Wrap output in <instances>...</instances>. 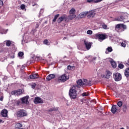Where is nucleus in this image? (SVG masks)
Returning <instances> with one entry per match:
<instances>
[{"mask_svg":"<svg viewBox=\"0 0 129 129\" xmlns=\"http://www.w3.org/2000/svg\"><path fill=\"white\" fill-rule=\"evenodd\" d=\"M96 59V57H94V59L95 60Z\"/></svg>","mask_w":129,"mask_h":129,"instance_id":"59","label":"nucleus"},{"mask_svg":"<svg viewBox=\"0 0 129 129\" xmlns=\"http://www.w3.org/2000/svg\"><path fill=\"white\" fill-rule=\"evenodd\" d=\"M128 63L127 64L129 65V60L127 61Z\"/></svg>","mask_w":129,"mask_h":129,"instance_id":"58","label":"nucleus"},{"mask_svg":"<svg viewBox=\"0 0 129 129\" xmlns=\"http://www.w3.org/2000/svg\"><path fill=\"white\" fill-rule=\"evenodd\" d=\"M81 101V104H82L83 103V102H84V101H85V99H82L80 100Z\"/></svg>","mask_w":129,"mask_h":129,"instance_id":"46","label":"nucleus"},{"mask_svg":"<svg viewBox=\"0 0 129 129\" xmlns=\"http://www.w3.org/2000/svg\"><path fill=\"white\" fill-rule=\"evenodd\" d=\"M127 109V106L126 104H123L122 105V111L123 112H126V110Z\"/></svg>","mask_w":129,"mask_h":129,"instance_id":"24","label":"nucleus"},{"mask_svg":"<svg viewBox=\"0 0 129 129\" xmlns=\"http://www.w3.org/2000/svg\"><path fill=\"white\" fill-rule=\"evenodd\" d=\"M91 85H92V84H91V81H89V82H88L87 86H91Z\"/></svg>","mask_w":129,"mask_h":129,"instance_id":"44","label":"nucleus"},{"mask_svg":"<svg viewBox=\"0 0 129 129\" xmlns=\"http://www.w3.org/2000/svg\"><path fill=\"white\" fill-rule=\"evenodd\" d=\"M115 21H118L119 22H123V23H127L128 20L127 17L124 18L123 17H118L115 19Z\"/></svg>","mask_w":129,"mask_h":129,"instance_id":"9","label":"nucleus"},{"mask_svg":"<svg viewBox=\"0 0 129 129\" xmlns=\"http://www.w3.org/2000/svg\"><path fill=\"white\" fill-rule=\"evenodd\" d=\"M2 121H3V120L0 119V123H1V122H2Z\"/></svg>","mask_w":129,"mask_h":129,"instance_id":"56","label":"nucleus"},{"mask_svg":"<svg viewBox=\"0 0 129 129\" xmlns=\"http://www.w3.org/2000/svg\"><path fill=\"white\" fill-rule=\"evenodd\" d=\"M107 50L105 51L106 54H108L109 52H112V47H108L106 49Z\"/></svg>","mask_w":129,"mask_h":129,"instance_id":"21","label":"nucleus"},{"mask_svg":"<svg viewBox=\"0 0 129 129\" xmlns=\"http://www.w3.org/2000/svg\"><path fill=\"white\" fill-rule=\"evenodd\" d=\"M78 19H79V17H77L75 18L76 20H78Z\"/></svg>","mask_w":129,"mask_h":129,"instance_id":"55","label":"nucleus"},{"mask_svg":"<svg viewBox=\"0 0 129 129\" xmlns=\"http://www.w3.org/2000/svg\"><path fill=\"white\" fill-rule=\"evenodd\" d=\"M77 0H72V3H75V2H76Z\"/></svg>","mask_w":129,"mask_h":129,"instance_id":"54","label":"nucleus"},{"mask_svg":"<svg viewBox=\"0 0 129 129\" xmlns=\"http://www.w3.org/2000/svg\"><path fill=\"white\" fill-rule=\"evenodd\" d=\"M84 45L85 46L86 49H87V50H89L90 48H91V45H92V43L88 42V41L86 40H84Z\"/></svg>","mask_w":129,"mask_h":129,"instance_id":"11","label":"nucleus"},{"mask_svg":"<svg viewBox=\"0 0 129 129\" xmlns=\"http://www.w3.org/2000/svg\"><path fill=\"white\" fill-rule=\"evenodd\" d=\"M29 77L30 79H36L39 78V76L38 75V74H32Z\"/></svg>","mask_w":129,"mask_h":129,"instance_id":"16","label":"nucleus"},{"mask_svg":"<svg viewBox=\"0 0 129 129\" xmlns=\"http://www.w3.org/2000/svg\"><path fill=\"white\" fill-rule=\"evenodd\" d=\"M68 70H72L73 69H74V68H75V67L73 66L71 67L70 65L68 66L67 67Z\"/></svg>","mask_w":129,"mask_h":129,"instance_id":"36","label":"nucleus"},{"mask_svg":"<svg viewBox=\"0 0 129 129\" xmlns=\"http://www.w3.org/2000/svg\"><path fill=\"white\" fill-rule=\"evenodd\" d=\"M118 67L120 69H123V68L124 67V66L122 63H119L118 65Z\"/></svg>","mask_w":129,"mask_h":129,"instance_id":"32","label":"nucleus"},{"mask_svg":"<svg viewBox=\"0 0 129 129\" xmlns=\"http://www.w3.org/2000/svg\"><path fill=\"white\" fill-rule=\"evenodd\" d=\"M102 28L104 29V30H107V25L103 23V24H102Z\"/></svg>","mask_w":129,"mask_h":129,"instance_id":"31","label":"nucleus"},{"mask_svg":"<svg viewBox=\"0 0 129 129\" xmlns=\"http://www.w3.org/2000/svg\"><path fill=\"white\" fill-rule=\"evenodd\" d=\"M56 77V76L55 74H50L46 77V80L48 81H50V80H51V79H53V78H55Z\"/></svg>","mask_w":129,"mask_h":129,"instance_id":"14","label":"nucleus"},{"mask_svg":"<svg viewBox=\"0 0 129 129\" xmlns=\"http://www.w3.org/2000/svg\"><path fill=\"white\" fill-rule=\"evenodd\" d=\"M1 114L3 117H7L8 116V110L4 109L1 112Z\"/></svg>","mask_w":129,"mask_h":129,"instance_id":"15","label":"nucleus"},{"mask_svg":"<svg viewBox=\"0 0 129 129\" xmlns=\"http://www.w3.org/2000/svg\"><path fill=\"white\" fill-rule=\"evenodd\" d=\"M10 58H12V59H14V58H15V53L12 52L10 54Z\"/></svg>","mask_w":129,"mask_h":129,"instance_id":"37","label":"nucleus"},{"mask_svg":"<svg viewBox=\"0 0 129 129\" xmlns=\"http://www.w3.org/2000/svg\"><path fill=\"white\" fill-rule=\"evenodd\" d=\"M35 87H36V84H33L32 85V88L35 89Z\"/></svg>","mask_w":129,"mask_h":129,"instance_id":"48","label":"nucleus"},{"mask_svg":"<svg viewBox=\"0 0 129 129\" xmlns=\"http://www.w3.org/2000/svg\"><path fill=\"white\" fill-rule=\"evenodd\" d=\"M35 27H36V28H39V24H38V23H37V24H36V26H35Z\"/></svg>","mask_w":129,"mask_h":129,"instance_id":"52","label":"nucleus"},{"mask_svg":"<svg viewBox=\"0 0 129 129\" xmlns=\"http://www.w3.org/2000/svg\"><path fill=\"white\" fill-rule=\"evenodd\" d=\"M4 100V97L3 96H1L0 97V101H3Z\"/></svg>","mask_w":129,"mask_h":129,"instance_id":"50","label":"nucleus"},{"mask_svg":"<svg viewBox=\"0 0 129 129\" xmlns=\"http://www.w3.org/2000/svg\"><path fill=\"white\" fill-rule=\"evenodd\" d=\"M111 75V73L109 71H106V78L108 79V78H110Z\"/></svg>","mask_w":129,"mask_h":129,"instance_id":"22","label":"nucleus"},{"mask_svg":"<svg viewBox=\"0 0 129 129\" xmlns=\"http://www.w3.org/2000/svg\"><path fill=\"white\" fill-rule=\"evenodd\" d=\"M87 34H88V35H92V31L89 30H88L87 31Z\"/></svg>","mask_w":129,"mask_h":129,"instance_id":"39","label":"nucleus"},{"mask_svg":"<svg viewBox=\"0 0 129 129\" xmlns=\"http://www.w3.org/2000/svg\"><path fill=\"white\" fill-rule=\"evenodd\" d=\"M59 16H60V14H56L54 17H59Z\"/></svg>","mask_w":129,"mask_h":129,"instance_id":"53","label":"nucleus"},{"mask_svg":"<svg viewBox=\"0 0 129 129\" xmlns=\"http://www.w3.org/2000/svg\"><path fill=\"white\" fill-rule=\"evenodd\" d=\"M48 41L47 39H45L43 41V44H44V45H48Z\"/></svg>","mask_w":129,"mask_h":129,"instance_id":"40","label":"nucleus"},{"mask_svg":"<svg viewBox=\"0 0 129 129\" xmlns=\"http://www.w3.org/2000/svg\"><path fill=\"white\" fill-rule=\"evenodd\" d=\"M103 0H87V3L89 4H97L98 3H100V2H102Z\"/></svg>","mask_w":129,"mask_h":129,"instance_id":"12","label":"nucleus"},{"mask_svg":"<svg viewBox=\"0 0 129 129\" xmlns=\"http://www.w3.org/2000/svg\"><path fill=\"white\" fill-rule=\"evenodd\" d=\"M65 20V17H60L58 20H57V23H58V24H60V23H61V22H62V21H63V20Z\"/></svg>","mask_w":129,"mask_h":129,"instance_id":"29","label":"nucleus"},{"mask_svg":"<svg viewBox=\"0 0 129 129\" xmlns=\"http://www.w3.org/2000/svg\"><path fill=\"white\" fill-rule=\"evenodd\" d=\"M57 17H55L53 19V22H56V20H57Z\"/></svg>","mask_w":129,"mask_h":129,"instance_id":"49","label":"nucleus"},{"mask_svg":"<svg viewBox=\"0 0 129 129\" xmlns=\"http://www.w3.org/2000/svg\"><path fill=\"white\" fill-rule=\"evenodd\" d=\"M3 5H4V2H3V1L0 0V7H3Z\"/></svg>","mask_w":129,"mask_h":129,"instance_id":"47","label":"nucleus"},{"mask_svg":"<svg viewBox=\"0 0 129 129\" xmlns=\"http://www.w3.org/2000/svg\"><path fill=\"white\" fill-rule=\"evenodd\" d=\"M89 12H84L80 13V16L81 17H86V16H87V15H89Z\"/></svg>","mask_w":129,"mask_h":129,"instance_id":"19","label":"nucleus"},{"mask_svg":"<svg viewBox=\"0 0 129 129\" xmlns=\"http://www.w3.org/2000/svg\"><path fill=\"white\" fill-rule=\"evenodd\" d=\"M69 79V76L66 75V74H63L61 76L58 77V80L59 81H61L62 82H65V81H67Z\"/></svg>","mask_w":129,"mask_h":129,"instance_id":"5","label":"nucleus"},{"mask_svg":"<svg viewBox=\"0 0 129 129\" xmlns=\"http://www.w3.org/2000/svg\"><path fill=\"white\" fill-rule=\"evenodd\" d=\"M121 47H123L124 48H125V47H126V44H125V43H124L123 42H122L121 43Z\"/></svg>","mask_w":129,"mask_h":129,"instance_id":"43","label":"nucleus"},{"mask_svg":"<svg viewBox=\"0 0 129 129\" xmlns=\"http://www.w3.org/2000/svg\"><path fill=\"white\" fill-rule=\"evenodd\" d=\"M34 103L35 104H38L39 103H44V101L40 97H35L34 100Z\"/></svg>","mask_w":129,"mask_h":129,"instance_id":"10","label":"nucleus"},{"mask_svg":"<svg viewBox=\"0 0 129 129\" xmlns=\"http://www.w3.org/2000/svg\"><path fill=\"white\" fill-rule=\"evenodd\" d=\"M12 45V41L6 40V46L7 47H10Z\"/></svg>","mask_w":129,"mask_h":129,"instance_id":"27","label":"nucleus"},{"mask_svg":"<svg viewBox=\"0 0 129 129\" xmlns=\"http://www.w3.org/2000/svg\"><path fill=\"white\" fill-rule=\"evenodd\" d=\"M75 13H76V11L75 10V9H74V8H72L69 11V14H70V15H71V16H75V17H76V15H75Z\"/></svg>","mask_w":129,"mask_h":129,"instance_id":"17","label":"nucleus"},{"mask_svg":"<svg viewBox=\"0 0 129 129\" xmlns=\"http://www.w3.org/2000/svg\"><path fill=\"white\" fill-rule=\"evenodd\" d=\"M29 98L30 97H29L28 96H26L20 98V100L22 101V104H29L30 103V102H29Z\"/></svg>","mask_w":129,"mask_h":129,"instance_id":"7","label":"nucleus"},{"mask_svg":"<svg viewBox=\"0 0 129 129\" xmlns=\"http://www.w3.org/2000/svg\"><path fill=\"white\" fill-rule=\"evenodd\" d=\"M1 33L2 34H6V30H5V29H2L1 30Z\"/></svg>","mask_w":129,"mask_h":129,"instance_id":"42","label":"nucleus"},{"mask_svg":"<svg viewBox=\"0 0 129 129\" xmlns=\"http://www.w3.org/2000/svg\"><path fill=\"white\" fill-rule=\"evenodd\" d=\"M128 126H127V128H128Z\"/></svg>","mask_w":129,"mask_h":129,"instance_id":"61","label":"nucleus"},{"mask_svg":"<svg viewBox=\"0 0 129 129\" xmlns=\"http://www.w3.org/2000/svg\"><path fill=\"white\" fill-rule=\"evenodd\" d=\"M82 96H88L89 94L86 92H84L83 94H82Z\"/></svg>","mask_w":129,"mask_h":129,"instance_id":"41","label":"nucleus"},{"mask_svg":"<svg viewBox=\"0 0 129 129\" xmlns=\"http://www.w3.org/2000/svg\"><path fill=\"white\" fill-rule=\"evenodd\" d=\"M124 75L126 77H128L129 76V68L125 69L124 72Z\"/></svg>","mask_w":129,"mask_h":129,"instance_id":"23","label":"nucleus"},{"mask_svg":"<svg viewBox=\"0 0 129 129\" xmlns=\"http://www.w3.org/2000/svg\"><path fill=\"white\" fill-rule=\"evenodd\" d=\"M113 77L115 81H120L121 80V74L119 73H114Z\"/></svg>","mask_w":129,"mask_h":129,"instance_id":"8","label":"nucleus"},{"mask_svg":"<svg viewBox=\"0 0 129 129\" xmlns=\"http://www.w3.org/2000/svg\"><path fill=\"white\" fill-rule=\"evenodd\" d=\"M23 126V124H22L21 123H16L15 125V127L16 128H18L19 127H22Z\"/></svg>","mask_w":129,"mask_h":129,"instance_id":"28","label":"nucleus"},{"mask_svg":"<svg viewBox=\"0 0 129 129\" xmlns=\"http://www.w3.org/2000/svg\"><path fill=\"white\" fill-rule=\"evenodd\" d=\"M43 14H44V9H41L39 13V17H42V16H44Z\"/></svg>","mask_w":129,"mask_h":129,"instance_id":"30","label":"nucleus"},{"mask_svg":"<svg viewBox=\"0 0 129 129\" xmlns=\"http://www.w3.org/2000/svg\"><path fill=\"white\" fill-rule=\"evenodd\" d=\"M89 14H88V16L89 17H94V16H95V11H91L88 12Z\"/></svg>","mask_w":129,"mask_h":129,"instance_id":"18","label":"nucleus"},{"mask_svg":"<svg viewBox=\"0 0 129 129\" xmlns=\"http://www.w3.org/2000/svg\"><path fill=\"white\" fill-rule=\"evenodd\" d=\"M115 30L118 33H121V32H123L124 30H126V25L123 24H118L116 25Z\"/></svg>","mask_w":129,"mask_h":129,"instance_id":"2","label":"nucleus"},{"mask_svg":"<svg viewBox=\"0 0 129 129\" xmlns=\"http://www.w3.org/2000/svg\"><path fill=\"white\" fill-rule=\"evenodd\" d=\"M111 111L113 114H115V113H116V111H117V106H116V105H112L111 109Z\"/></svg>","mask_w":129,"mask_h":129,"instance_id":"13","label":"nucleus"},{"mask_svg":"<svg viewBox=\"0 0 129 129\" xmlns=\"http://www.w3.org/2000/svg\"><path fill=\"white\" fill-rule=\"evenodd\" d=\"M77 84L72 86L69 90V95L71 98V99L75 100L77 98L78 88H79L80 86H83V81L82 80L80 79L77 81Z\"/></svg>","mask_w":129,"mask_h":129,"instance_id":"1","label":"nucleus"},{"mask_svg":"<svg viewBox=\"0 0 129 129\" xmlns=\"http://www.w3.org/2000/svg\"><path fill=\"white\" fill-rule=\"evenodd\" d=\"M66 22H69V21H71V20H73L74 19V17H64Z\"/></svg>","mask_w":129,"mask_h":129,"instance_id":"26","label":"nucleus"},{"mask_svg":"<svg viewBox=\"0 0 129 129\" xmlns=\"http://www.w3.org/2000/svg\"><path fill=\"white\" fill-rule=\"evenodd\" d=\"M117 104L119 107H121L122 106V102L121 101H119L117 102Z\"/></svg>","mask_w":129,"mask_h":129,"instance_id":"35","label":"nucleus"},{"mask_svg":"<svg viewBox=\"0 0 129 129\" xmlns=\"http://www.w3.org/2000/svg\"><path fill=\"white\" fill-rule=\"evenodd\" d=\"M0 93H1V90H0Z\"/></svg>","mask_w":129,"mask_h":129,"instance_id":"62","label":"nucleus"},{"mask_svg":"<svg viewBox=\"0 0 129 129\" xmlns=\"http://www.w3.org/2000/svg\"><path fill=\"white\" fill-rule=\"evenodd\" d=\"M21 10H25V9H26V6H25V5L24 4H22L21 5V7H20Z\"/></svg>","mask_w":129,"mask_h":129,"instance_id":"38","label":"nucleus"},{"mask_svg":"<svg viewBox=\"0 0 129 129\" xmlns=\"http://www.w3.org/2000/svg\"><path fill=\"white\" fill-rule=\"evenodd\" d=\"M80 19H82V17H80Z\"/></svg>","mask_w":129,"mask_h":129,"instance_id":"60","label":"nucleus"},{"mask_svg":"<svg viewBox=\"0 0 129 129\" xmlns=\"http://www.w3.org/2000/svg\"><path fill=\"white\" fill-rule=\"evenodd\" d=\"M111 66L113 68H116V62L114 60L110 61Z\"/></svg>","mask_w":129,"mask_h":129,"instance_id":"20","label":"nucleus"},{"mask_svg":"<svg viewBox=\"0 0 129 129\" xmlns=\"http://www.w3.org/2000/svg\"><path fill=\"white\" fill-rule=\"evenodd\" d=\"M16 104L17 105H20L21 104V101L20 100H18L16 101Z\"/></svg>","mask_w":129,"mask_h":129,"instance_id":"45","label":"nucleus"},{"mask_svg":"<svg viewBox=\"0 0 129 129\" xmlns=\"http://www.w3.org/2000/svg\"><path fill=\"white\" fill-rule=\"evenodd\" d=\"M23 94V90L20 89L17 90L12 91L11 92L12 95H15V96H20Z\"/></svg>","mask_w":129,"mask_h":129,"instance_id":"4","label":"nucleus"},{"mask_svg":"<svg viewBox=\"0 0 129 129\" xmlns=\"http://www.w3.org/2000/svg\"><path fill=\"white\" fill-rule=\"evenodd\" d=\"M35 6H37V4H36V3H32V7H35Z\"/></svg>","mask_w":129,"mask_h":129,"instance_id":"51","label":"nucleus"},{"mask_svg":"<svg viewBox=\"0 0 129 129\" xmlns=\"http://www.w3.org/2000/svg\"><path fill=\"white\" fill-rule=\"evenodd\" d=\"M17 117H24L28 115V113L24 109H20L16 113Z\"/></svg>","mask_w":129,"mask_h":129,"instance_id":"3","label":"nucleus"},{"mask_svg":"<svg viewBox=\"0 0 129 129\" xmlns=\"http://www.w3.org/2000/svg\"><path fill=\"white\" fill-rule=\"evenodd\" d=\"M18 56H19V57H21V58H23V57L24 56V53L22 51H20L18 53Z\"/></svg>","mask_w":129,"mask_h":129,"instance_id":"33","label":"nucleus"},{"mask_svg":"<svg viewBox=\"0 0 129 129\" xmlns=\"http://www.w3.org/2000/svg\"><path fill=\"white\" fill-rule=\"evenodd\" d=\"M57 110H58V108H57V107H53V108H50L48 110V111H49V112H51V111H57Z\"/></svg>","mask_w":129,"mask_h":129,"instance_id":"25","label":"nucleus"},{"mask_svg":"<svg viewBox=\"0 0 129 129\" xmlns=\"http://www.w3.org/2000/svg\"><path fill=\"white\" fill-rule=\"evenodd\" d=\"M83 84L84 85H86V86H87V83H88V81L85 79H83Z\"/></svg>","mask_w":129,"mask_h":129,"instance_id":"34","label":"nucleus"},{"mask_svg":"<svg viewBox=\"0 0 129 129\" xmlns=\"http://www.w3.org/2000/svg\"><path fill=\"white\" fill-rule=\"evenodd\" d=\"M107 37L106 34H96L95 37L96 39H98V40H101V41H103V40H105Z\"/></svg>","mask_w":129,"mask_h":129,"instance_id":"6","label":"nucleus"},{"mask_svg":"<svg viewBox=\"0 0 129 129\" xmlns=\"http://www.w3.org/2000/svg\"><path fill=\"white\" fill-rule=\"evenodd\" d=\"M67 39L66 37H64V38H63V40H65V39Z\"/></svg>","mask_w":129,"mask_h":129,"instance_id":"57","label":"nucleus"}]
</instances>
